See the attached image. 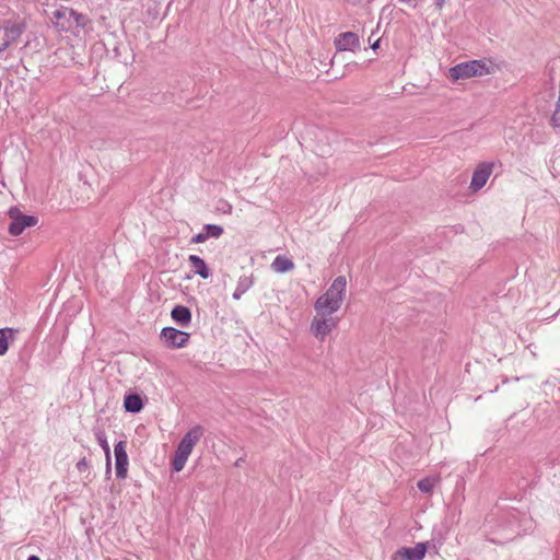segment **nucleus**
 I'll return each mask as SVG.
<instances>
[{"instance_id": "f257e3e1", "label": "nucleus", "mask_w": 560, "mask_h": 560, "mask_svg": "<svg viewBox=\"0 0 560 560\" xmlns=\"http://www.w3.org/2000/svg\"><path fill=\"white\" fill-rule=\"evenodd\" d=\"M89 19L77 11L61 7L52 13V23L59 32L71 33L80 36L81 31L88 24Z\"/></svg>"}, {"instance_id": "f03ea898", "label": "nucleus", "mask_w": 560, "mask_h": 560, "mask_svg": "<svg viewBox=\"0 0 560 560\" xmlns=\"http://www.w3.org/2000/svg\"><path fill=\"white\" fill-rule=\"evenodd\" d=\"M203 428L201 425L192 427L180 440L177 450L173 458V469L180 471L184 469L189 455L191 454L195 445L199 442L203 435Z\"/></svg>"}, {"instance_id": "7ed1b4c3", "label": "nucleus", "mask_w": 560, "mask_h": 560, "mask_svg": "<svg viewBox=\"0 0 560 560\" xmlns=\"http://www.w3.org/2000/svg\"><path fill=\"white\" fill-rule=\"evenodd\" d=\"M490 73V68L485 60H470L460 62L450 69V77L454 81L481 77Z\"/></svg>"}, {"instance_id": "20e7f679", "label": "nucleus", "mask_w": 560, "mask_h": 560, "mask_svg": "<svg viewBox=\"0 0 560 560\" xmlns=\"http://www.w3.org/2000/svg\"><path fill=\"white\" fill-rule=\"evenodd\" d=\"M25 31V24L18 21L5 20L0 24V52L4 51Z\"/></svg>"}, {"instance_id": "39448f33", "label": "nucleus", "mask_w": 560, "mask_h": 560, "mask_svg": "<svg viewBox=\"0 0 560 560\" xmlns=\"http://www.w3.org/2000/svg\"><path fill=\"white\" fill-rule=\"evenodd\" d=\"M9 217L11 222L8 231L14 236L22 234L26 228L35 226L38 223L37 217L24 214L18 208H11L9 210Z\"/></svg>"}, {"instance_id": "423d86ee", "label": "nucleus", "mask_w": 560, "mask_h": 560, "mask_svg": "<svg viewBox=\"0 0 560 560\" xmlns=\"http://www.w3.org/2000/svg\"><path fill=\"white\" fill-rule=\"evenodd\" d=\"M336 326L337 319L331 317V315H317L311 323V331L317 339L323 341Z\"/></svg>"}, {"instance_id": "0eeeda50", "label": "nucleus", "mask_w": 560, "mask_h": 560, "mask_svg": "<svg viewBox=\"0 0 560 560\" xmlns=\"http://www.w3.org/2000/svg\"><path fill=\"white\" fill-rule=\"evenodd\" d=\"M190 335L174 327H165L161 331V338L170 348H184L189 341Z\"/></svg>"}, {"instance_id": "6e6552de", "label": "nucleus", "mask_w": 560, "mask_h": 560, "mask_svg": "<svg viewBox=\"0 0 560 560\" xmlns=\"http://www.w3.org/2000/svg\"><path fill=\"white\" fill-rule=\"evenodd\" d=\"M337 51H357L361 47L360 37L354 32H343L334 39Z\"/></svg>"}, {"instance_id": "1a4fd4ad", "label": "nucleus", "mask_w": 560, "mask_h": 560, "mask_svg": "<svg viewBox=\"0 0 560 560\" xmlns=\"http://www.w3.org/2000/svg\"><path fill=\"white\" fill-rule=\"evenodd\" d=\"M126 441H119L114 446V453L116 458V477L118 479H125L128 471V455L126 452Z\"/></svg>"}, {"instance_id": "9d476101", "label": "nucleus", "mask_w": 560, "mask_h": 560, "mask_svg": "<svg viewBox=\"0 0 560 560\" xmlns=\"http://www.w3.org/2000/svg\"><path fill=\"white\" fill-rule=\"evenodd\" d=\"M427 552V544L418 542L415 547H402L392 557V560H422Z\"/></svg>"}, {"instance_id": "9b49d317", "label": "nucleus", "mask_w": 560, "mask_h": 560, "mask_svg": "<svg viewBox=\"0 0 560 560\" xmlns=\"http://www.w3.org/2000/svg\"><path fill=\"white\" fill-rule=\"evenodd\" d=\"M492 163H481L472 173L470 188L475 191L481 189L492 173Z\"/></svg>"}, {"instance_id": "f8f14e48", "label": "nucleus", "mask_w": 560, "mask_h": 560, "mask_svg": "<svg viewBox=\"0 0 560 560\" xmlns=\"http://www.w3.org/2000/svg\"><path fill=\"white\" fill-rule=\"evenodd\" d=\"M346 288H347V280L346 277L339 276L337 277L328 290L323 294L327 296L328 299H334L338 301V304H342L343 296L346 294Z\"/></svg>"}, {"instance_id": "ddd939ff", "label": "nucleus", "mask_w": 560, "mask_h": 560, "mask_svg": "<svg viewBox=\"0 0 560 560\" xmlns=\"http://www.w3.org/2000/svg\"><path fill=\"white\" fill-rule=\"evenodd\" d=\"M346 288H347V280L346 277L339 276L337 277L328 290L323 294L327 296L328 299H334L338 301V304H342L343 296L346 294Z\"/></svg>"}, {"instance_id": "4468645a", "label": "nucleus", "mask_w": 560, "mask_h": 560, "mask_svg": "<svg viewBox=\"0 0 560 560\" xmlns=\"http://www.w3.org/2000/svg\"><path fill=\"white\" fill-rule=\"evenodd\" d=\"M340 306L341 305L338 304V301L328 299L325 295H320L314 304L317 315H331L337 312Z\"/></svg>"}, {"instance_id": "2eb2a0df", "label": "nucleus", "mask_w": 560, "mask_h": 560, "mask_svg": "<svg viewBox=\"0 0 560 560\" xmlns=\"http://www.w3.org/2000/svg\"><path fill=\"white\" fill-rule=\"evenodd\" d=\"M171 316L173 320L182 327L188 326L189 323L191 322V312L188 307L184 305H176L172 310Z\"/></svg>"}, {"instance_id": "dca6fc26", "label": "nucleus", "mask_w": 560, "mask_h": 560, "mask_svg": "<svg viewBox=\"0 0 560 560\" xmlns=\"http://www.w3.org/2000/svg\"><path fill=\"white\" fill-rule=\"evenodd\" d=\"M188 261L192 271L202 279H208L211 276L210 269L201 257L197 255H190L188 257Z\"/></svg>"}, {"instance_id": "f3484780", "label": "nucleus", "mask_w": 560, "mask_h": 560, "mask_svg": "<svg viewBox=\"0 0 560 560\" xmlns=\"http://www.w3.org/2000/svg\"><path fill=\"white\" fill-rule=\"evenodd\" d=\"M94 435H95V439L97 441V443L100 444V446L103 448L104 453H105V457H106V474H110V447H109V444L107 442V438H106V434L103 430L101 429H96L94 431Z\"/></svg>"}, {"instance_id": "a211bd4d", "label": "nucleus", "mask_w": 560, "mask_h": 560, "mask_svg": "<svg viewBox=\"0 0 560 560\" xmlns=\"http://www.w3.org/2000/svg\"><path fill=\"white\" fill-rule=\"evenodd\" d=\"M124 407L128 412H140L143 408L142 398L138 394H129L125 397Z\"/></svg>"}, {"instance_id": "6ab92c4d", "label": "nucleus", "mask_w": 560, "mask_h": 560, "mask_svg": "<svg viewBox=\"0 0 560 560\" xmlns=\"http://www.w3.org/2000/svg\"><path fill=\"white\" fill-rule=\"evenodd\" d=\"M271 268L276 272L284 273L293 270L294 262L290 258L279 255L273 259Z\"/></svg>"}, {"instance_id": "aec40b11", "label": "nucleus", "mask_w": 560, "mask_h": 560, "mask_svg": "<svg viewBox=\"0 0 560 560\" xmlns=\"http://www.w3.org/2000/svg\"><path fill=\"white\" fill-rule=\"evenodd\" d=\"M254 280L252 276H242L237 281V285L233 293L234 300H240L244 293H246L253 285Z\"/></svg>"}, {"instance_id": "412c9836", "label": "nucleus", "mask_w": 560, "mask_h": 560, "mask_svg": "<svg viewBox=\"0 0 560 560\" xmlns=\"http://www.w3.org/2000/svg\"><path fill=\"white\" fill-rule=\"evenodd\" d=\"M15 330L12 328L0 329V355H4L8 352L10 341L13 340Z\"/></svg>"}, {"instance_id": "4be33fe9", "label": "nucleus", "mask_w": 560, "mask_h": 560, "mask_svg": "<svg viewBox=\"0 0 560 560\" xmlns=\"http://www.w3.org/2000/svg\"><path fill=\"white\" fill-rule=\"evenodd\" d=\"M440 482L439 476H429L418 481L417 487L423 493H431L434 487Z\"/></svg>"}, {"instance_id": "5701e85b", "label": "nucleus", "mask_w": 560, "mask_h": 560, "mask_svg": "<svg viewBox=\"0 0 560 560\" xmlns=\"http://www.w3.org/2000/svg\"><path fill=\"white\" fill-rule=\"evenodd\" d=\"M206 235H208V238L214 237L218 238L223 234V228L217 224H206L205 225Z\"/></svg>"}, {"instance_id": "b1692460", "label": "nucleus", "mask_w": 560, "mask_h": 560, "mask_svg": "<svg viewBox=\"0 0 560 560\" xmlns=\"http://www.w3.org/2000/svg\"><path fill=\"white\" fill-rule=\"evenodd\" d=\"M208 240V235H206L205 232L198 233L195 236L191 237L190 243L191 244H199L203 243Z\"/></svg>"}, {"instance_id": "393cba45", "label": "nucleus", "mask_w": 560, "mask_h": 560, "mask_svg": "<svg viewBox=\"0 0 560 560\" xmlns=\"http://www.w3.org/2000/svg\"><path fill=\"white\" fill-rule=\"evenodd\" d=\"M77 468L79 471H84L88 468V460L85 457L77 463Z\"/></svg>"}, {"instance_id": "a878e982", "label": "nucleus", "mask_w": 560, "mask_h": 560, "mask_svg": "<svg viewBox=\"0 0 560 560\" xmlns=\"http://www.w3.org/2000/svg\"><path fill=\"white\" fill-rule=\"evenodd\" d=\"M345 1L351 5H360V4L369 2L370 0H345Z\"/></svg>"}, {"instance_id": "bb28decb", "label": "nucleus", "mask_w": 560, "mask_h": 560, "mask_svg": "<svg viewBox=\"0 0 560 560\" xmlns=\"http://www.w3.org/2000/svg\"><path fill=\"white\" fill-rule=\"evenodd\" d=\"M445 3V0H435L434 4L436 9L441 10Z\"/></svg>"}, {"instance_id": "cd10ccee", "label": "nucleus", "mask_w": 560, "mask_h": 560, "mask_svg": "<svg viewBox=\"0 0 560 560\" xmlns=\"http://www.w3.org/2000/svg\"><path fill=\"white\" fill-rule=\"evenodd\" d=\"M378 47H380V39L375 40V42L371 45V48H372L373 50H376Z\"/></svg>"}, {"instance_id": "c85d7f7f", "label": "nucleus", "mask_w": 560, "mask_h": 560, "mask_svg": "<svg viewBox=\"0 0 560 560\" xmlns=\"http://www.w3.org/2000/svg\"><path fill=\"white\" fill-rule=\"evenodd\" d=\"M242 462H243V458H238V459L235 462V466L240 467V466H241V464H242Z\"/></svg>"}, {"instance_id": "c756f323", "label": "nucleus", "mask_w": 560, "mask_h": 560, "mask_svg": "<svg viewBox=\"0 0 560 560\" xmlns=\"http://www.w3.org/2000/svg\"><path fill=\"white\" fill-rule=\"evenodd\" d=\"M27 560H40L37 556H31Z\"/></svg>"}, {"instance_id": "7c9ffc66", "label": "nucleus", "mask_w": 560, "mask_h": 560, "mask_svg": "<svg viewBox=\"0 0 560 560\" xmlns=\"http://www.w3.org/2000/svg\"><path fill=\"white\" fill-rule=\"evenodd\" d=\"M255 0H250V2H254Z\"/></svg>"}]
</instances>
